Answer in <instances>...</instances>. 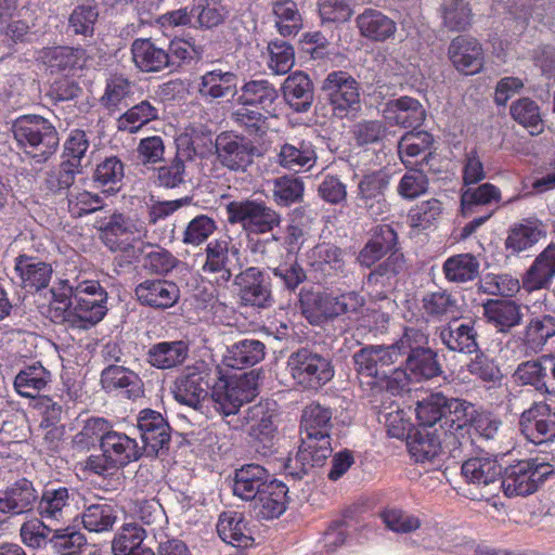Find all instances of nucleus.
I'll return each mask as SVG.
<instances>
[{
  "label": "nucleus",
  "mask_w": 555,
  "mask_h": 555,
  "mask_svg": "<svg viewBox=\"0 0 555 555\" xmlns=\"http://www.w3.org/2000/svg\"><path fill=\"white\" fill-rule=\"evenodd\" d=\"M332 410L319 402L307 404L300 416V446L285 465L288 475L301 479L309 469L322 466L332 454Z\"/></svg>",
  "instance_id": "obj_1"
},
{
  "label": "nucleus",
  "mask_w": 555,
  "mask_h": 555,
  "mask_svg": "<svg viewBox=\"0 0 555 555\" xmlns=\"http://www.w3.org/2000/svg\"><path fill=\"white\" fill-rule=\"evenodd\" d=\"M12 132L17 146L39 164L47 162L60 144L55 127L39 115L20 116L13 121Z\"/></svg>",
  "instance_id": "obj_2"
},
{
  "label": "nucleus",
  "mask_w": 555,
  "mask_h": 555,
  "mask_svg": "<svg viewBox=\"0 0 555 555\" xmlns=\"http://www.w3.org/2000/svg\"><path fill=\"white\" fill-rule=\"evenodd\" d=\"M444 409V421L440 425L443 442L449 456L460 459L472 448L469 424L477 410L470 402L457 398H448Z\"/></svg>",
  "instance_id": "obj_3"
},
{
  "label": "nucleus",
  "mask_w": 555,
  "mask_h": 555,
  "mask_svg": "<svg viewBox=\"0 0 555 555\" xmlns=\"http://www.w3.org/2000/svg\"><path fill=\"white\" fill-rule=\"evenodd\" d=\"M107 292L99 281L87 280L76 284L74 305L67 312L66 324L72 328L89 330L103 320L107 312Z\"/></svg>",
  "instance_id": "obj_4"
},
{
  "label": "nucleus",
  "mask_w": 555,
  "mask_h": 555,
  "mask_svg": "<svg viewBox=\"0 0 555 555\" xmlns=\"http://www.w3.org/2000/svg\"><path fill=\"white\" fill-rule=\"evenodd\" d=\"M100 449L102 454L90 455L86 461V469L98 475L122 468L143 455V449L135 439L115 429L100 444Z\"/></svg>",
  "instance_id": "obj_5"
},
{
  "label": "nucleus",
  "mask_w": 555,
  "mask_h": 555,
  "mask_svg": "<svg viewBox=\"0 0 555 555\" xmlns=\"http://www.w3.org/2000/svg\"><path fill=\"white\" fill-rule=\"evenodd\" d=\"M221 373L219 366L205 361H196L186 366L176 378L172 386L175 399L194 410H201L208 398L212 383Z\"/></svg>",
  "instance_id": "obj_6"
},
{
  "label": "nucleus",
  "mask_w": 555,
  "mask_h": 555,
  "mask_svg": "<svg viewBox=\"0 0 555 555\" xmlns=\"http://www.w3.org/2000/svg\"><path fill=\"white\" fill-rule=\"evenodd\" d=\"M287 369L295 384L306 390H319L334 377L331 360L308 348L293 352Z\"/></svg>",
  "instance_id": "obj_7"
},
{
  "label": "nucleus",
  "mask_w": 555,
  "mask_h": 555,
  "mask_svg": "<svg viewBox=\"0 0 555 555\" xmlns=\"http://www.w3.org/2000/svg\"><path fill=\"white\" fill-rule=\"evenodd\" d=\"M393 350L389 345H371L353 354L354 369L361 386H367L372 390L388 386L390 367L397 362Z\"/></svg>",
  "instance_id": "obj_8"
},
{
  "label": "nucleus",
  "mask_w": 555,
  "mask_h": 555,
  "mask_svg": "<svg viewBox=\"0 0 555 555\" xmlns=\"http://www.w3.org/2000/svg\"><path fill=\"white\" fill-rule=\"evenodd\" d=\"M228 221L238 223L248 234H266L281 224L282 217L261 201H233L227 205Z\"/></svg>",
  "instance_id": "obj_9"
},
{
  "label": "nucleus",
  "mask_w": 555,
  "mask_h": 555,
  "mask_svg": "<svg viewBox=\"0 0 555 555\" xmlns=\"http://www.w3.org/2000/svg\"><path fill=\"white\" fill-rule=\"evenodd\" d=\"M391 175L385 169L372 170L362 175L357 183L356 206L373 219L382 218L389 211L386 191Z\"/></svg>",
  "instance_id": "obj_10"
},
{
  "label": "nucleus",
  "mask_w": 555,
  "mask_h": 555,
  "mask_svg": "<svg viewBox=\"0 0 555 555\" xmlns=\"http://www.w3.org/2000/svg\"><path fill=\"white\" fill-rule=\"evenodd\" d=\"M552 473L548 463L538 459L522 460L506 467L501 487L506 496L528 495Z\"/></svg>",
  "instance_id": "obj_11"
},
{
  "label": "nucleus",
  "mask_w": 555,
  "mask_h": 555,
  "mask_svg": "<svg viewBox=\"0 0 555 555\" xmlns=\"http://www.w3.org/2000/svg\"><path fill=\"white\" fill-rule=\"evenodd\" d=\"M321 90L338 117H346L349 112L360 108L358 82L347 72L330 73L323 80Z\"/></svg>",
  "instance_id": "obj_12"
},
{
  "label": "nucleus",
  "mask_w": 555,
  "mask_h": 555,
  "mask_svg": "<svg viewBox=\"0 0 555 555\" xmlns=\"http://www.w3.org/2000/svg\"><path fill=\"white\" fill-rule=\"evenodd\" d=\"M199 139V135L194 131L192 133H181L176 139V157L169 164L157 169V183L159 186L175 189L185 182V162L192 160L194 156L203 153L198 144Z\"/></svg>",
  "instance_id": "obj_13"
},
{
  "label": "nucleus",
  "mask_w": 555,
  "mask_h": 555,
  "mask_svg": "<svg viewBox=\"0 0 555 555\" xmlns=\"http://www.w3.org/2000/svg\"><path fill=\"white\" fill-rule=\"evenodd\" d=\"M273 417L274 412L268 404L258 403L246 410L243 420L236 418L227 423L234 429H241L245 424H249V435L256 441L257 451L266 455L274 446L276 426Z\"/></svg>",
  "instance_id": "obj_14"
},
{
  "label": "nucleus",
  "mask_w": 555,
  "mask_h": 555,
  "mask_svg": "<svg viewBox=\"0 0 555 555\" xmlns=\"http://www.w3.org/2000/svg\"><path fill=\"white\" fill-rule=\"evenodd\" d=\"M77 492L74 488L48 483L38 495L37 512L41 519L50 524H61L70 519L76 507Z\"/></svg>",
  "instance_id": "obj_15"
},
{
  "label": "nucleus",
  "mask_w": 555,
  "mask_h": 555,
  "mask_svg": "<svg viewBox=\"0 0 555 555\" xmlns=\"http://www.w3.org/2000/svg\"><path fill=\"white\" fill-rule=\"evenodd\" d=\"M137 426L143 442V453L147 456H163L169 451L171 428L164 416L154 410L145 409L140 412Z\"/></svg>",
  "instance_id": "obj_16"
},
{
  "label": "nucleus",
  "mask_w": 555,
  "mask_h": 555,
  "mask_svg": "<svg viewBox=\"0 0 555 555\" xmlns=\"http://www.w3.org/2000/svg\"><path fill=\"white\" fill-rule=\"evenodd\" d=\"M217 159L228 169L244 172L254 163L257 147L243 135L224 131L215 141Z\"/></svg>",
  "instance_id": "obj_17"
},
{
  "label": "nucleus",
  "mask_w": 555,
  "mask_h": 555,
  "mask_svg": "<svg viewBox=\"0 0 555 555\" xmlns=\"http://www.w3.org/2000/svg\"><path fill=\"white\" fill-rule=\"evenodd\" d=\"M206 260L202 267L204 273H219L220 281L228 283L233 271L244 266L240 248L229 237L210 241L205 248Z\"/></svg>",
  "instance_id": "obj_18"
},
{
  "label": "nucleus",
  "mask_w": 555,
  "mask_h": 555,
  "mask_svg": "<svg viewBox=\"0 0 555 555\" xmlns=\"http://www.w3.org/2000/svg\"><path fill=\"white\" fill-rule=\"evenodd\" d=\"M519 431L533 444L552 442L555 438V412L543 402H534L519 417Z\"/></svg>",
  "instance_id": "obj_19"
},
{
  "label": "nucleus",
  "mask_w": 555,
  "mask_h": 555,
  "mask_svg": "<svg viewBox=\"0 0 555 555\" xmlns=\"http://www.w3.org/2000/svg\"><path fill=\"white\" fill-rule=\"evenodd\" d=\"M513 379L521 386H531L540 393L555 395V356L543 354L519 363Z\"/></svg>",
  "instance_id": "obj_20"
},
{
  "label": "nucleus",
  "mask_w": 555,
  "mask_h": 555,
  "mask_svg": "<svg viewBox=\"0 0 555 555\" xmlns=\"http://www.w3.org/2000/svg\"><path fill=\"white\" fill-rule=\"evenodd\" d=\"M233 284L243 306L268 308L273 302L270 285L257 267H248L234 275Z\"/></svg>",
  "instance_id": "obj_21"
},
{
  "label": "nucleus",
  "mask_w": 555,
  "mask_h": 555,
  "mask_svg": "<svg viewBox=\"0 0 555 555\" xmlns=\"http://www.w3.org/2000/svg\"><path fill=\"white\" fill-rule=\"evenodd\" d=\"M405 370L392 372V379L404 387L408 380H428L442 374L438 353L433 348H425L417 353H410L404 361Z\"/></svg>",
  "instance_id": "obj_22"
},
{
  "label": "nucleus",
  "mask_w": 555,
  "mask_h": 555,
  "mask_svg": "<svg viewBox=\"0 0 555 555\" xmlns=\"http://www.w3.org/2000/svg\"><path fill=\"white\" fill-rule=\"evenodd\" d=\"M87 50L81 47H44L37 52V61L52 74H69L81 69L89 60Z\"/></svg>",
  "instance_id": "obj_23"
},
{
  "label": "nucleus",
  "mask_w": 555,
  "mask_h": 555,
  "mask_svg": "<svg viewBox=\"0 0 555 555\" xmlns=\"http://www.w3.org/2000/svg\"><path fill=\"white\" fill-rule=\"evenodd\" d=\"M137 300L154 309H168L173 307L180 298L178 285L164 279H146L134 288Z\"/></svg>",
  "instance_id": "obj_24"
},
{
  "label": "nucleus",
  "mask_w": 555,
  "mask_h": 555,
  "mask_svg": "<svg viewBox=\"0 0 555 555\" xmlns=\"http://www.w3.org/2000/svg\"><path fill=\"white\" fill-rule=\"evenodd\" d=\"M38 501V492L33 481L20 478L0 490V513L18 516L33 511Z\"/></svg>",
  "instance_id": "obj_25"
},
{
  "label": "nucleus",
  "mask_w": 555,
  "mask_h": 555,
  "mask_svg": "<svg viewBox=\"0 0 555 555\" xmlns=\"http://www.w3.org/2000/svg\"><path fill=\"white\" fill-rule=\"evenodd\" d=\"M411 456L418 463H440L449 454L439 429L420 427L408 442Z\"/></svg>",
  "instance_id": "obj_26"
},
{
  "label": "nucleus",
  "mask_w": 555,
  "mask_h": 555,
  "mask_svg": "<svg viewBox=\"0 0 555 555\" xmlns=\"http://www.w3.org/2000/svg\"><path fill=\"white\" fill-rule=\"evenodd\" d=\"M476 322L468 320L459 323L454 319L447 324L437 328V334L441 344L453 352L475 353L479 350L477 337L478 333L475 328Z\"/></svg>",
  "instance_id": "obj_27"
},
{
  "label": "nucleus",
  "mask_w": 555,
  "mask_h": 555,
  "mask_svg": "<svg viewBox=\"0 0 555 555\" xmlns=\"http://www.w3.org/2000/svg\"><path fill=\"white\" fill-rule=\"evenodd\" d=\"M279 100V90L268 79H249L237 90L235 102L250 105L273 115Z\"/></svg>",
  "instance_id": "obj_28"
},
{
  "label": "nucleus",
  "mask_w": 555,
  "mask_h": 555,
  "mask_svg": "<svg viewBox=\"0 0 555 555\" xmlns=\"http://www.w3.org/2000/svg\"><path fill=\"white\" fill-rule=\"evenodd\" d=\"M453 66L464 75H475L483 67V50L472 37L457 36L448 49Z\"/></svg>",
  "instance_id": "obj_29"
},
{
  "label": "nucleus",
  "mask_w": 555,
  "mask_h": 555,
  "mask_svg": "<svg viewBox=\"0 0 555 555\" xmlns=\"http://www.w3.org/2000/svg\"><path fill=\"white\" fill-rule=\"evenodd\" d=\"M134 65L143 73H159L171 68L169 51L158 46L151 38H138L131 44Z\"/></svg>",
  "instance_id": "obj_30"
},
{
  "label": "nucleus",
  "mask_w": 555,
  "mask_h": 555,
  "mask_svg": "<svg viewBox=\"0 0 555 555\" xmlns=\"http://www.w3.org/2000/svg\"><path fill=\"white\" fill-rule=\"evenodd\" d=\"M335 300L333 293L302 289L299 298L300 310L310 324L322 325L336 319Z\"/></svg>",
  "instance_id": "obj_31"
},
{
  "label": "nucleus",
  "mask_w": 555,
  "mask_h": 555,
  "mask_svg": "<svg viewBox=\"0 0 555 555\" xmlns=\"http://www.w3.org/2000/svg\"><path fill=\"white\" fill-rule=\"evenodd\" d=\"M270 482L266 468L257 464H247L235 470L232 489L234 495L253 502Z\"/></svg>",
  "instance_id": "obj_32"
},
{
  "label": "nucleus",
  "mask_w": 555,
  "mask_h": 555,
  "mask_svg": "<svg viewBox=\"0 0 555 555\" xmlns=\"http://www.w3.org/2000/svg\"><path fill=\"white\" fill-rule=\"evenodd\" d=\"M421 309L427 321L433 322H450L461 313L459 298L447 289L426 293Z\"/></svg>",
  "instance_id": "obj_33"
},
{
  "label": "nucleus",
  "mask_w": 555,
  "mask_h": 555,
  "mask_svg": "<svg viewBox=\"0 0 555 555\" xmlns=\"http://www.w3.org/2000/svg\"><path fill=\"white\" fill-rule=\"evenodd\" d=\"M237 75L220 68L202 75L197 87L199 95L208 102L237 95Z\"/></svg>",
  "instance_id": "obj_34"
},
{
  "label": "nucleus",
  "mask_w": 555,
  "mask_h": 555,
  "mask_svg": "<svg viewBox=\"0 0 555 555\" xmlns=\"http://www.w3.org/2000/svg\"><path fill=\"white\" fill-rule=\"evenodd\" d=\"M555 278V244H550L534 259L522 276V287L531 293L547 288Z\"/></svg>",
  "instance_id": "obj_35"
},
{
  "label": "nucleus",
  "mask_w": 555,
  "mask_h": 555,
  "mask_svg": "<svg viewBox=\"0 0 555 555\" xmlns=\"http://www.w3.org/2000/svg\"><path fill=\"white\" fill-rule=\"evenodd\" d=\"M553 337H555V315L542 314L530 319L521 337L524 354L531 357L542 352Z\"/></svg>",
  "instance_id": "obj_36"
},
{
  "label": "nucleus",
  "mask_w": 555,
  "mask_h": 555,
  "mask_svg": "<svg viewBox=\"0 0 555 555\" xmlns=\"http://www.w3.org/2000/svg\"><path fill=\"white\" fill-rule=\"evenodd\" d=\"M384 116L392 125L415 129L425 120L426 112L418 100L401 96L386 103Z\"/></svg>",
  "instance_id": "obj_37"
},
{
  "label": "nucleus",
  "mask_w": 555,
  "mask_h": 555,
  "mask_svg": "<svg viewBox=\"0 0 555 555\" xmlns=\"http://www.w3.org/2000/svg\"><path fill=\"white\" fill-rule=\"evenodd\" d=\"M356 24L360 35L374 42H385L397 31L396 22L375 9H365L357 16Z\"/></svg>",
  "instance_id": "obj_38"
},
{
  "label": "nucleus",
  "mask_w": 555,
  "mask_h": 555,
  "mask_svg": "<svg viewBox=\"0 0 555 555\" xmlns=\"http://www.w3.org/2000/svg\"><path fill=\"white\" fill-rule=\"evenodd\" d=\"M14 270L23 286L34 291L46 288L53 272L50 263L27 254H22L15 258Z\"/></svg>",
  "instance_id": "obj_39"
},
{
  "label": "nucleus",
  "mask_w": 555,
  "mask_h": 555,
  "mask_svg": "<svg viewBox=\"0 0 555 555\" xmlns=\"http://www.w3.org/2000/svg\"><path fill=\"white\" fill-rule=\"evenodd\" d=\"M101 385L106 392L124 390L127 398H139L142 392V380L140 376L121 365H108L101 373Z\"/></svg>",
  "instance_id": "obj_40"
},
{
  "label": "nucleus",
  "mask_w": 555,
  "mask_h": 555,
  "mask_svg": "<svg viewBox=\"0 0 555 555\" xmlns=\"http://www.w3.org/2000/svg\"><path fill=\"white\" fill-rule=\"evenodd\" d=\"M102 240L112 251L129 253L135 233V224L122 214H114L101 228Z\"/></svg>",
  "instance_id": "obj_41"
},
{
  "label": "nucleus",
  "mask_w": 555,
  "mask_h": 555,
  "mask_svg": "<svg viewBox=\"0 0 555 555\" xmlns=\"http://www.w3.org/2000/svg\"><path fill=\"white\" fill-rule=\"evenodd\" d=\"M286 103L297 113L308 112L313 103L314 90L311 79L304 72L291 74L283 83Z\"/></svg>",
  "instance_id": "obj_42"
},
{
  "label": "nucleus",
  "mask_w": 555,
  "mask_h": 555,
  "mask_svg": "<svg viewBox=\"0 0 555 555\" xmlns=\"http://www.w3.org/2000/svg\"><path fill=\"white\" fill-rule=\"evenodd\" d=\"M315 147L311 141L297 140L293 143H284L278 153V163L285 169L298 172L308 170L317 163Z\"/></svg>",
  "instance_id": "obj_43"
},
{
  "label": "nucleus",
  "mask_w": 555,
  "mask_h": 555,
  "mask_svg": "<svg viewBox=\"0 0 555 555\" xmlns=\"http://www.w3.org/2000/svg\"><path fill=\"white\" fill-rule=\"evenodd\" d=\"M287 491L285 483L271 480L269 486H266L257 499L251 502L256 517L272 519L282 515L286 509Z\"/></svg>",
  "instance_id": "obj_44"
},
{
  "label": "nucleus",
  "mask_w": 555,
  "mask_h": 555,
  "mask_svg": "<svg viewBox=\"0 0 555 555\" xmlns=\"http://www.w3.org/2000/svg\"><path fill=\"white\" fill-rule=\"evenodd\" d=\"M219 537L235 547H247L253 544L251 530L242 513L223 512L217 524Z\"/></svg>",
  "instance_id": "obj_45"
},
{
  "label": "nucleus",
  "mask_w": 555,
  "mask_h": 555,
  "mask_svg": "<svg viewBox=\"0 0 555 555\" xmlns=\"http://www.w3.org/2000/svg\"><path fill=\"white\" fill-rule=\"evenodd\" d=\"M52 382V374L40 362L24 366L14 378L15 391L24 398H37Z\"/></svg>",
  "instance_id": "obj_46"
},
{
  "label": "nucleus",
  "mask_w": 555,
  "mask_h": 555,
  "mask_svg": "<svg viewBox=\"0 0 555 555\" xmlns=\"http://www.w3.org/2000/svg\"><path fill=\"white\" fill-rule=\"evenodd\" d=\"M502 467L489 456L472 457L462 465V476L467 483L476 487H489L500 481Z\"/></svg>",
  "instance_id": "obj_47"
},
{
  "label": "nucleus",
  "mask_w": 555,
  "mask_h": 555,
  "mask_svg": "<svg viewBox=\"0 0 555 555\" xmlns=\"http://www.w3.org/2000/svg\"><path fill=\"white\" fill-rule=\"evenodd\" d=\"M483 315L499 332L506 333L520 324L522 311L514 300H493L483 304Z\"/></svg>",
  "instance_id": "obj_48"
},
{
  "label": "nucleus",
  "mask_w": 555,
  "mask_h": 555,
  "mask_svg": "<svg viewBox=\"0 0 555 555\" xmlns=\"http://www.w3.org/2000/svg\"><path fill=\"white\" fill-rule=\"evenodd\" d=\"M266 346L257 339H242L228 347L223 356V364L228 367L242 370L263 360Z\"/></svg>",
  "instance_id": "obj_49"
},
{
  "label": "nucleus",
  "mask_w": 555,
  "mask_h": 555,
  "mask_svg": "<svg viewBox=\"0 0 555 555\" xmlns=\"http://www.w3.org/2000/svg\"><path fill=\"white\" fill-rule=\"evenodd\" d=\"M189 354V347L182 340L162 341L150 347L147 362L159 370H169L183 364Z\"/></svg>",
  "instance_id": "obj_50"
},
{
  "label": "nucleus",
  "mask_w": 555,
  "mask_h": 555,
  "mask_svg": "<svg viewBox=\"0 0 555 555\" xmlns=\"http://www.w3.org/2000/svg\"><path fill=\"white\" fill-rule=\"evenodd\" d=\"M125 164L117 156H109L100 162L93 171L92 180L103 193L115 194L122 188Z\"/></svg>",
  "instance_id": "obj_51"
},
{
  "label": "nucleus",
  "mask_w": 555,
  "mask_h": 555,
  "mask_svg": "<svg viewBox=\"0 0 555 555\" xmlns=\"http://www.w3.org/2000/svg\"><path fill=\"white\" fill-rule=\"evenodd\" d=\"M500 201L501 191L488 182L462 189L461 206L465 216L478 212L481 207L498 205Z\"/></svg>",
  "instance_id": "obj_52"
},
{
  "label": "nucleus",
  "mask_w": 555,
  "mask_h": 555,
  "mask_svg": "<svg viewBox=\"0 0 555 555\" xmlns=\"http://www.w3.org/2000/svg\"><path fill=\"white\" fill-rule=\"evenodd\" d=\"M480 263L472 254H457L449 257L442 266L444 278L452 283H466L479 275Z\"/></svg>",
  "instance_id": "obj_53"
},
{
  "label": "nucleus",
  "mask_w": 555,
  "mask_h": 555,
  "mask_svg": "<svg viewBox=\"0 0 555 555\" xmlns=\"http://www.w3.org/2000/svg\"><path fill=\"white\" fill-rule=\"evenodd\" d=\"M135 85L124 75H113L106 80L102 105L112 111L128 106L134 95Z\"/></svg>",
  "instance_id": "obj_54"
},
{
  "label": "nucleus",
  "mask_w": 555,
  "mask_h": 555,
  "mask_svg": "<svg viewBox=\"0 0 555 555\" xmlns=\"http://www.w3.org/2000/svg\"><path fill=\"white\" fill-rule=\"evenodd\" d=\"M159 109L147 100L131 106L117 119L119 131L135 133L146 124L158 119Z\"/></svg>",
  "instance_id": "obj_55"
},
{
  "label": "nucleus",
  "mask_w": 555,
  "mask_h": 555,
  "mask_svg": "<svg viewBox=\"0 0 555 555\" xmlns=\"http://www.w3.org/2000/svg\"><path fill=\"white\" fill-rule=\"evenodd\" d=\"M448 397L441 392L431 393L422 401L417 402L415 412L420 422V427H430L439 429L444 421L446 404Z\"/></svg>",
  "instance_id": "obj_56"
},
{
  "label": "nucleus",
  "mask_w": 555,
  "mask_h": 555,
  "mask_svg": "<svg viewBox=\"0 0 555 555\" xmlns=\"http://www.w3.org/2000/svg\"><path fill=\"white\" fill-rule=\"evenodd\" d=\"M81 520L85 529L101 533L113 529L117 520V513L112 504L106 502L95 503L85 508Z\"/></svg>",
  "instance_id": "obj_57"
},
{
  "label": "nucleus",
  "mask_w": 555,
  "mask_h": 555,
  "mask_svg": "<svg viewBox=\"0 0 555 555\" xmlns=\"http://www.w3.org/2000/svg\"><path fill=\"white\" fill-rule=\"evenodd\" d=\"M543 236H545V232L540 223L526 222L515 224L508 232L505 246L513 253L518 254L532 247Z\"/></svg>",
  "instance_id": "obj_58"
},
{
  "label": "nucleus",
  "mask_w": 555,
  "mask_h": 555,
  "mask_svg": "<svg viewBox=\"0 0 555 555\" xmlns=\"http://www.w3.org/2000/svg\"><path fill=\"white\" fill-rule=\"evenodd\" d=\"M275 25L280 35L295 36L302 27V18L296 2L293 0H280L273 3Z\"/></svg>",
  "instance_id": "obj_59"
},
{
  "label": "nucleus",
  "mask_w": 555,
  "mask_h": 555,
  "mask_svg": "<svg viewBox=\"0 0 555 555\" xmlns=\"http://www.w3.org/2000/svg\"><path fill=\"white\" fill-rule=\"evenodd\" d=\"M82 171L75 169L73 163L62 162L59 166L52 167L46 172L43 189L52 195H61L69 190L75 183L76 176Z\"/></svg>",
  "instance_id": "obj_60"
},
{
  "label": "nucleus",
  "mask_w": 555,
  "mask_h": 555,
  "mask_svg": "<svg viewBox=\"0 0 555 555\" xmlns=\"http://www.w3.org/2000/svg\"><path fill=\"white\" fill-rule=\"evenodd\" d=\"M260 374L251 370L240 375L225 376V383L234 396L237 397V403L244 405L250 402L259 395Z\"/></svg>",
  "instance_id": "obj_61"
},
{
  "label": "nucleus",
  "mask_w": 555,
  "mask_h": 555,
  "mask_svg": "<svg viewBox=\"0 0 555 555\" xmlns=\"http://www.w3.org/2000/svg\"><path fill=\"white\" fill-rule=\"evenodd\" d=\"M509 113L515 121L538 134L543 129L540 107L529 98H521L511 105Z\"/></svg>",
  "instance_id": "obj_62"
},
{
  "label": "nucleus",
  "mask_w": 555,
  "mask_h": 555,
  "mask_svg": "<svg viewBox=\"0 0 555 555\" xmlns=\"http://www.w3.org/2000/svg\"><path fill=\"white\" fill-rule=\"evenodd\" d=\"M67 209L72 217L80 218L103 208L104 203L98 193L75 188L67 193Z\"/></svg>",
  "instance_id": "obj_63"
},
{
  "label": "nucleus",
  "mask_w": 555,
  "mask_h": 555,
  "mask_svg": "<svg viewBox=\"0 0 555 555\" xmlns=\"http://www.w3.org/2000/svg\"><path fill=\"white\" fill-rule=\"evenodd\" d=\"M146 530L137 524H125L112 541L114 555H128L143 545Z\"/></svg>",
  "instance_id": "obj_64"
}]
</instances>
